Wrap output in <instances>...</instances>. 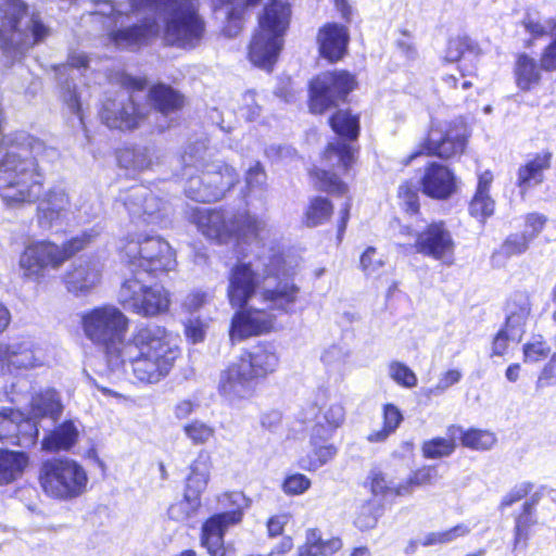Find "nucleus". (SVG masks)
<instances>
[{
	"instance_id": "6e6d98bb",
	"label": "nucleus",
	"mask_w": 556,
	"mask_h": 556,
	"mask_svg": "<svg viewBox=\"0 0 556 556\" xmlns=\"http://www.w3.org/2000/svg\"><path fill=\"white\" fill-rule=\"evenodd\" d=\"M389 377L399 386L412 389L417 386L416 374L404 363L393 361L388 365Z\"/></svg>"
},
{
	"instance_id": "774afa93",
	"label": "nucleus",
	"mask_w": 556,
	"mask_h": 556,
	"mask_svg": "<svg viewBox=\"0 0 556 556\" xmlns=\"http://www.w3.org/2000/svg\"><path fill=\"white\" fill-rule=\"evenodd\" d=\"M556 384V353L553 354L549 362L543 367L536 380V389H544Z\"/></svg>"
},
{
	"instance_id": "3c124183",
	"label": "nucleus",
	"mask_w": 556,
	"mask_h": 556,
	"mask_svg": "<svg viewBox=\"0 0 556 556\" xmlns=\"http://www.w3.org/2000/svg\"><path fill=\"white\" fill-rule=\"evenodd\" d=\"M332 214V204L323 197L314 198L305 213V223L309 227H316L326 222Z\"/></svg>"
},
{
	"instance_id": "864d4df0",
	"label": "nucleus",
	"mask_w": 556,
	"mask_h": 556,
	"mask_svg": "<svg viewBox=\"0 0 556 556\" xmlns=\"http://www.w3.org/2000/svg\"><path fill=\"white\" fill-rule=\"evenodd\" d=\"M463 378V374L458 369H448L441 374L438 382L428 388H422L421 393L427 399L438 397L444 394L451 387L458 383Z\"/></svg>"
},
{
	"instance_id": "393cba45",
	"label": "nucleus",
	"mask_w": 556,
	"mask_h": 556,
	"mask_svg": "<svg viewBox=\"0 0 556 556\" xmlns=\"http://www.w3.org/2000/svg\"><path fill=\"white\" fill-rule=\"evenodd\" d=\"M421 187L426 195L445 200L456 191V178L446 166L434 162L426 168Z\"/></svg>"
},
{
	"instance_id": "49530a36",
	"label": "nucleus",
	"mask_w": 556,
	"mask_h": 556,
	"mask_svg": "<svg viewBox=\"0 0 556 556\" xmlns=\"http://www.w3.org/2000/svg\"><path fill=\"white\" fill-rule=\"evenodd\" d=\"M201 506L198 496L185 492L184 497L169 506L168 517L175 521H186L193 517Z\"/></svg>"
},
{
	"instance_id": "39448f33",
	"label": "nucleus",
	"mask_w": 556,
	"mask_h": 556,
	"mask_svg": "<svg viewBox=\"0 0 556 556\" xmlns=\"http://www.w3.org/2000/svg\"><path fill=\"white\" fill-rule=\"evenodd\" d=\"M215 150L204 140L189 144L179 159L187 197L198 202L220 200L238 182L236 170L215 160Z\"/></svg>"
},
{
	"instance_id": "c756f323",
	"label": "nucleus",
	"mask_w": 556,
	"mask_h": 556,
	"mask_svg": "<svg viewBox=\"0 0 556 556\" xmlns=\"http://www.w3.org/2000/svg\"><path fill=\"white\" fill-rule=\"evenodd\" d=\"M344 420L345 408L339 402L319 408V412L315 415L314 425L311 428L313 440L331 439Z\"/></svg>"
},
{
	"instance_id": "dca6fc26",
	"label": "nucleus",
	"mask_w": 556,
	"mask_h": 556,
	"mask_svg": "<svg viewBox=\"0 0 556 556\" xmlns=\"http://www.w3.org/2000/svg\"><path fill=\"white\" fill-rule=\"evenodd\" d=\"M117 299L125 309L143 317H153L165 313L170 304L169 292L164 287L148 286L138 276L124 280Z\"/></svg>"
},
{
	"instance_id": "bb28decb",
	"label": "nucleus",
	"mask_w": 556,
	"mask_h": 556,
	"mask_svg": "<svg viewBox=\"0 0 556 556\" xmlns=\"http://www.w3.org/2000/svg\"><path fill=\"white\" fill-rule=\"evenodd\" d=\"M317 41L320 54L334 62L340 60L346 51L349 31L342 25L329 23L319 29Z\"/></svg>"
},
{
	"instance_id": "c9c22d12",
	"label": "nucleus",
	"mask_w": 556,
	"mask_h": 556,
	"mask_svg": "<svg viewBox=\"0 0 556 556\" xmlns=\"http://www.w3.org/2000/svg\"><path fill=\"white\" fill-rule=\"evenodd\" d=\"M79 437V429L73 420H66L54 428L42 440V448L48 452L67 451Z\"/></svg>"
},
{
	"instance_id": "13d9d810",
	"label": "nucleus",
	"mask_w": 556,
	"mask_h": 556,
	"mask_svg": "<svg viewBox=\"0 0 556 556\" xmlns=\"http://www.w3.org/2000/svg\"><path fill=\"white\" fill-rule=\"evenodd\" d=\"M365 486L369 489L375 497L386 498L392 496L391 482L387 480L384 475L379 470H370L365 482Z\"/></svg>"
},
{
	"instance_id": "7ed1b4c3",
	"label": "nucleus",
	"mask_w": 556,
	"mask_h": 556,
	"mask_svg": "<svg viewBox=\"0 0 556 556\" xmlns=\"http://www.w3.org/2000/svg\"><path fill=\"white\" fill-rule=\"evenodd\" d=\"M121 367L146 384L157 383L173 369L180 350L170 333L157 325L139 327L121 350Z\"/></svg>"
},
{
	"instance_id": "69168bd1",
	"label": "nucleus",
	"mask_w": 556,
	"mask_h": 556,
	"mask_svg": "<svg viewBox=\"0 0 556 556\" xmlns=\"http://www.w3.org/2000/svg\"><path fill=\"white\" fill-rule=\"evenodd\" d=\"M311 486V480L302 473L288 476L282 484V490L288 495L303 494Z\"/></svg>"
},
{
	"instance_id": "680f3d73",
	"label": "nucleus",
	"mask_w": 556,
	"mask_h": 556,
	"mask_svg": "<svg viewBox=\"0 0 556 556\" xmlns=\"http://www.w3.org/2000/svg\"><path fill=\"white\" fill-rule=\"evenodd\" d=\"M530 243V240L523 233H513L503 242L498 254H503L506 257L520 255L529 249Z\"/></svg>"
},
{
	"instance_id": "9b49d317",
	"label": "nucleus",
	"mask_w": 556,
	"mask_h": 556,
	"mask_svg": "<svg viewBox=\"0 0 556 556\" xmlns=\"http://www.w3.org/2000/svg\"><path fill=\"white\" fill-rule=\"evenodd\" d=\"M81 321L86 337L104 348L110 369L118 371L122 362L119 353L127 342L128 317L114 305H103L87 312Z\"/></svg>"
},
{
	"instance_id": "c03bdc74",
	"label": "nucleus",
	"mask_w": 556,
	"mask_h": 556,
	"mask_svg": "<svg viewBox=\"0 0 556 556\" xmlns=\"http://www.w3.org/2000/svg\"><path fill=\"white\" fill-rule=\"evenodd\" d=\"M39 365L34 350L27 344L14 343L9 345L5 372H11L12 367L17 369H28Z\"/></svg>"
},
{
	"instance_id": "58836bf2",
	"label": "nucleus",
	"mask_w": 556,
	"mask_h": 556,
	"mask_svg": "<svg viewBox=\"0 0 556 556\" xmlns=\"http://www.w3.org/2000/svg\"><path fill=\"white\" fill-rule=\"evenodd\" d=\"M210 470L211 457L206 452L201 451L190 465V473L187 478L185 492L200 498L208 483Z\"/></svg>"
},
{
	"instance_id": "4468645a",
	"label": "nucleus",
	"mask_w": 556,
	"mask_h": 556,
	"mask_svg": "<svg viewBox=\"0 0 556 556\" xmlns=\"http://www.w3.org/2000/svg\"><path fill=\"white\" fill-rule=\"evenodd\" d=\"M123 90L103 102L100 117L112 129L130 130L150 122L147 105L137 103L136 92L142 91L147 79L124 74L121 77Z\"/></svg>"
},
{
	"instance_id": "8fccbe9b",
	"label": "nucleus",
	"mask_w": 556,
	"mask_h": 556,
	"mask_svg": "<svg viewBox=\"0 0 556 556\" xmlns=\"http://www.w3.org/2000/svg\"><path fill=\"white\" fill-rule=\"evenodd\" d=\"M312 175L315 178V185L323 191L338 195H344L348 192V186L331 170L316 168Z\"/></svg>"
},
{
	"instance_id": "4d7b16f0",
	"label": "nucleus",
	"mask_w": 556,
	"mask_h": 556,
	"mask_svg": "<svg viewBox=\"0 0 556 556\" xmlns=\"http://www.w3.org/2000/svg\"><path fill=\"white\" fill-rule=\"evenodd\" d=\"M551 353V346L542 336L532 337L523 345V361L526 363H538L545 359Z\"/></svg>"
},
{
	"instance_id": "b1692460",
	"label": "nucleus",
	"mask_w": 556,
	"mask_h": 556,
	"mask_svg": "<svg viewBox=\"0 0 556 556\" xmlns=\"http://www.w3.org/2000/svg\"><path fill=\"white\" fill-rule=\"evenodd\" d=\"M40 227L50 229L70 218L73 205L65 187L58 185L48 190L37 208Z\"/></svg>"
},
{
	"instance_id": "473e14b6",
	"label": "nucleus",
	"mask_w": 556,
	"mask_h": 556,
	"mask_svg": "<svg viewBox=\"0 0 556 556\" xmlns=\"http://www.w3.org/2000/svg\"><path fill=\"white\" fill-rule=\"evenodd\" d=\"M28 465L27 453L0 450V485H8L21 479Z\"/></svg>"
},
{
	"instance_id": "e433bc0d",
	"label": "nucleus",
	"mask_w": 556,
	"mask_h": 556,
	"mask_svg": "<svg viewBox=\"0 0 556 556\" xmlns=\"http://www.w3.org/2000/svg\"><path fill=\"white\" fill-rule=\"evenodd\" d=\"M330 439L313 440V431L309 432L312 451L299 459V466L307 471H315L330 462L337 455V447L327 443Z\"/></svg>"
},
{
	"instance_id": "0e129e2a",
	"label": "nucleus",
	"mask_w": 556,
	"mask_h": 556,
	"mask_svg": "<svg viewBox=\"0 0 556 556\" xmlns=\"http://www.w3.org/2000/svg\"><path fill=\"white\" fill-rule=\"evenodd\" d=\"M547 217L541 213H529L525 216V237L532 242L544 229Z\"/></svg>"
},
{
	"instance_id": "338daca9",
	"label": "nucleus",
	"mask_w": 556,
	"mask_h": 556,
	"mask_svg": "<svg viewBox=\"0 0 556 556\" xmlns=\"http://www.w3.org/2000/svg\"><path fill=\"white\" fill-rule=\"evenodd\" d=\"M399 35L395 40L397 50L407 60H415L417 58V49L414 43L413 35L406 29H401Z\"/></svg>"
},
{
	"instance_id": "a18cd8bd",
	"label": "nucleus",
	"mask_w": 556,
	"mask_h": 556,
	"mask_svg": "<svg viewBox=\"0 0 556 556\" xmlns=\"http://www.w3.org/2000/svg\"><path fill=\"white\" fill-rule=\"evenodd\" d=\"M531 510L532 504L525 503L523 513L519 515L516 519L514 548L525 549L528 545V540L530 538V529L536 522Z\"/></svg>"
},
{
	"instance_id": "2f4dec72",
	"label": "nucleus",
	"mask_w": 556,
	"mask_h": 556,
	"mask_svg": "<svg viewBox=\"0 0 556 556\" xmlns=\"http://www.w3.org/2000/svg\"><path fill=\"white\" fill-rule=\"evenodd\" d=\"M552 153L542 152L520 166L517 173V186L521 194L540 185L544 179V170L551 166Z\"/></svg>"
},
{
	"instance_id": "09e8293b",
	"label": "nucleus",
	"mask_w": 556,
	"mask_h": 556,
	"mask_svg": "<svg viewBox=\"0 0 556 556\" xmlns=\"http://www.w3.org/2000/svg\"><path fill=\"white\" fill-rule=\"evenodd\" d=\"M182 431L193 445H204L215 437V428L200 419L184 425Z\"/></svg>"
},
{
	"instance_id": "37998d69",
	"label": "nucleus",
	"mask_w": 556,
	"mask_h": 556,
	"mask_svg": "<svg viewBox=\"0 0 556 556\" xmlns=\"http://www.w3.org/2000/svg\"><path fill=\"white\" fill-rule=\"evenodd\" d=\"M516 83L521 90H530L541 79L540 68L534 59L527 54L518 56L515 67Z\"/></svg>"
},
{
	"instance_id": "5fc2aeb1",
	"label": "nucleus",
	"mask_w": 556,
	"mask_h": 556,
	"mask_svg": "<svg viewBox=\"0 0 556 556\" xmlns=\"http://www.w3.org/2000/svg\"><path fill=\"white\" fill-rule=\"evenodd\" d=\"M470 532L466 525H457L446 531L427 533L421 540L422 546H431L437 544H445L454 541L459 536H465Z\"/></svg>"
},
{
	"instance_id": "cd10ccee",
	"label": "nucleus",
	"mask_w": 556,
	"mask_h": 556,
	"mask_svg": "<svg viewBox=\"0 0 556 556\" xmlns=\"http://www.w3.org/2000/svg\"><path fill=\"white\" fill-rule=\"evenodd\" d=\"M101 278V266L98 262L80 261L65 276L67 290L75 294L88 292L94 288Z\"/></svg>"
},
{
	"instance_id": "ea45409f",
	"label": "nucleus",
	"mask_w": 556,
	"mask_h": 556,
	"mask_svg": "<svg viewBox=\"0 0 556 556\" xmlns=\"http://www.w3.org/2000/svg\"><path fill=\"white\" fill-rule=\"evenodd\" d=\"M447 433L452 437L458 438L465 447L471 450L486 451L492 448L496 443L495 434L486 430H464L459 426H451L447 429Z\"/></svg>"
},
{
	"instance_id": "0eeeda50",
	"label": "nucleus",
	"mask_w": 556,
	"mask_h": 556,
	"mask_svg": "<svg viewBox=\"0 0 556 556\" xmlns=\"http://www.w3.org/2000/svg\"><path fill=\"white\" fill-rule=\"evenodd\" d=\"M295 268L280 251L263 252L253 261L239 262L230 270L227 295L231 306L248 304L257 296L260 289L271 287L269 278L291 280Z\"/></svg>"
},
{
	"instance_id": "052dcab7",
	"label": "nucleus",
	"mask_w": 556,
	"mask_h": 556,
	"mask_svg": "<svg viewBox=\"0 0 556 556\" xmlns=\"http://www.w3.org/2000/svg\"><path fill=\"white\" fill-rule=\"evenodd\" d=\"M384 264L383 255L372 247L367 248L361 256V268L366 276L378 275Z\"/></svg>"
},
{
	"instance_id": "7c9ffc66",
	"label": "nucleus",
	"mask_w": 556,
	"mask_h": 556,
	"mask_svg": "<svg viewBox=\"0 0 556 556\" xmlns=\"http://www.w3.org/2000/svg\"><path fill=\"white\" fill-rule=\"evenodd\" d=\"M149 100L154 111L148 108L150 118L152 116H167L180 110L184 105V97L170 86L157 84L153 86L148 93Z\"/></svg>"
},
{
	"instance_id": "9d476101",
	"label": "nucleus",
	"mask_w": 556,
	"mask_h": 556,
	"mask_svg": "<svg viewBox=\"0 0 556 556\" xmlns=\"http://www.w3.org/2000/svg\"><path fill=\"white\" fill-rule=\"evenodd\" d=\"M291 15L287 0H271L258 17V30L255 33L249 50L251 62L266 71H271L282 48L283 35Z\"/></svg>"
},
{
	"instance_id": "aec40b11",
	"label": "nucleus",
	"mask_w": 556,
	"mask_h": 556,
	"mask_svg": "<svg viewBox=\"0 0 556 556\" xmlns=\"http://www.w3.org/2000/svg\"><path fill=\"white\" fill-rule=\"evenodd\" d=\"M415 236V251L440 261L444 265L454 262L455 242L444 222H432L425 226L408 227Z\"/></svg>"
},
{
	"instance_id": "20e7f679",
	"label": "nucleus",
	"mask_w": 556,
	"mask_h": 556,
	"mask_svg": "<svg viewBox=\"0 0 556 556\" xmlns=\"http://www.w3.org/2000/svg\"><path fill=\"white\" fill-rule=\"evenodd\" d=\"M300 292V287L293 280H280L274 287L260 289L257 296L248 304L237 305L229 329L231 343L270 332L276 324L277 312L294 313Z\"/></svg>"
},
{
	"instance_id": "423d86ee",
	"label": "nucleus",
	"mask_w": 556,
	"mask_h": 556,
	"mask_svg": "<svg viewBox=\"0 0 556 556\" xmlns=\"http://www.w3.org/2000/svg\"><path fill=\"white\" fill-rule=\"evenodd\" d=\"M278 365L276 345L260 342L220 372L218 392L230 405L237 406L242 401L251 399L256 381L275 372Z\"/></svg>"
},
{
	"instance_id": "1a4fd4ad",
	"label": "nucleus",
	"mask_w": 556,
	"mask_h": 556,
	"mask_svg": "<svg viewBox=\"0 0 556 556\" xmlns=\"http://www.w3.org/2000/svg\"><path fill=\"white\" fill-rule=\"evenodd\" d=\"M0 48L13 60L41 42L49 28L22 0H0Z\"/></svg>"
},
{
	"instance_id": "79ce46f5",
	"label": "nucleus",
	"mask_w": 556,
	"mask_h": 556,
	"mask_svg": "<svg viewBox=\"0 0 556 556\" xmlns=\"http://www.w3.org/2000/svg\"><path fill=\"white\" fill-rule=\"evenodd\" d=\"M527 34L539 39L552 33L556 34V15L545 16L538 11H528L521 22Z\"/></svg>"
},
{
	"instance_id": "ddd939ff",
	"label": "nucleus",
	"mask_w": 556,
	"mask_h": 556,
	"mask_svg": "<svg viewBox=\"0 0 556 556\" xmlns=\"http://www.w3.org/2000/svg\"><path fill=\"white\" fill-rule=\"evenodd\" d=\"M119 251L134 276L169 271L176 266L172 247L159 236L129 235L121 241Z\"/></svg>"
},
{
	"instance_id": "2eb2a0df",
	"label": "nucleus",
	"mask_w": 556,
	"mask_h": 556,
	"mask_svg": "<svg viewBox=\"0 0 556 556\" xmlns=\"http://www.w3.org/2000/svg\"><path fill=\"white\" fill-rule=\"evenodd\" d=\"M39 483L47 495L60 500H72L86 492L88 475L76 460L54 457L41 464Z\"/></svg>"
},
{
	"instance_id": "6e6552de",
	"label": "nucleus",
	"mask_w": 556,
	"mask_h": 556,
	"mask_svg": "<svg viewBox=\"0 0 556 556\" xmlns=\"http://www.w3.org/2000/svg\"><path fill=\"white\" fill-rule=\"evenodd\" d=\"M191 222L206 238L218 243L261 239L270 229L264 217L251 215L247 210H212L197 206L191 210Z\"/></svg>"
},
{
	"instance_id": "f03ea898",
	"label": "nucleus",
	"mask_w": 556,
	"mask_h": 556,
	"mask_svg": "<svg viewBox=\"0 0 556 556\" xmlns=\"http://www.w3.org/2000/svg\"><path fill=\"white\" fill-rule=\"evenodd\" d=\"M56 156L55 149L25 131L4 136L0 144V198L5 205L18 207L35 203L43 187L38 162Z\"/></svg>"
},
{
	"instance_id": "e2e57ef3",
	"label": "nucleus",
	"mask_w": 556,
	"mask_h": 556,
	"mask_svg": "<svg viewBox=\"0 0 556 556\" xmlns=\"http://www.w3.org/2000/svg\"><path fill=\"white\" fill-rule=\"evenodd\" d=\"M401 205L409 214H417L419 211L418 190L412 184L405 182L399 188Z\"/></svg>"
},
{
	"instance_id": "f257e3e1",
	"label": "nucleus",
	"mask_w": 556,
	"mask_h": 556,
	"mask_svg": "<svg viewBox=\"0 0 556 556\" xmlns=\"http://www.w3.org/2000/svg\"><path fill=\"white\" fill-rule=\"evenodd\" d=\"M94 14L106 16L110 41L119 49H137L160 33L155 14L164 23L168 45L193 48L203 37L205 24L198 12V0H99Z\"/></svg>"
},
{
	"instance_id": "5701e85b",
	"label": "nucleus",
	"mask_w": 556,
	"mask_h": 556,
	"mask_svg": "<svg viewBox=\"0 0 556 556\" xmlns=\"http://www.w3.org/2000/svg\"><path fill=\"white\" fill-rule=\"evenodd\" d=\"M132 219L156 224L166 210L165 203L144 186H135L119 201Z\"/></svg>"
},
{
	"instance_id": "f704fd0d",
	"label": "nucleus",
	"mask_w": 556,
	"mask_h": 556,
	"mask_svg": "<svg viewBox=\"0 0 556 556\" xmlns=\"http://www.w3.org/2000/svg\"><path fill=\"white\" fill-rule=\"evenodd\" d=\"M217 11L223 12L227 17L224 33L228 37L237 36L243 27L245 10L258 3L261 0H217Z\"/></svg>"
},
{
	"instance_id": "f3484780",
	"label": "nucleus",
	"mask_w": 556,
	"mask_h": 556,
	"mask_svg": "<svg viewBox=\"0 0 556 556\" xmlns=\"http://www.w3.org/2000/svg\"><path fill=\"white\" fill-rule=\"evenodd\" d=\"M332 130L342 138L329 142L324 161L326 165L338 170L346 172L354 162V148L344 139L355 140L359 134V118L350 111H338L330 118Z\"/></svg>"
},
{
	"instance_id": "72a5a7b5",
	"label": "nucleus",
	"mask_w": 556,
	"mask_h": 556,
	"mask_svg": "<svg viewBox=\"0 0 556 556\" xmlns=\"http://www.w3.org/2000/svg\"><path fill=\"white\" fill-rule=\"evenodd\" d=\"M493 176L490 172H484L479 176L478 186L472 200L469 203V213L480 222H484L493 215L495 202L490 197V187Z\"/></svg>"
},
{
	"instance_id": "c85d7f7f",
	"label": "nucleus",
	"mask_w": 556,
	"mask_h": 556,
	"mask_svg": "<svg viewBox=\"0 0 556 556\" xmlns=\"http://www.w3.org/2000/svg\"><path fill=\"white\" fill-rule=\"evenodd\" d=\"M481 50L478 45L468 37H455L448 40L445 51V59L448 62L460 61L462 76H470L476 71L473 62L480 55Z\"/></svg>"
},
{
	"instance_id": "6ab92c4d",
	"label": "nucleus",
	"mask_w": 556,
	"mask_h": 556,
	"mask_svg": "<svg viewBox=\"0 0 556 556\" xmlns=\"http://www.w3.org/2000/svg\"><path fill=\"white\" fill-rule=\"evenodd\" d=\"M354 77L346 72H326L312 80L309 87V108L315 114H321L337 105L353 90Z\"/></svg>"
},
{
	"instance_id": "a211bd4d",
	"label": "nucleus",
	"mask_w": 556,
	"mask_h": 556,
	"mask_svg": "<svg viewBox=\"0 0 556 556\" xmlns=\"http://www.w3.org/2000/svg\"><path fill=\"white\" fill-rule=\"evenodd\" d=\"M245 498L242 493L233 492L225 494L222 503H230L236 507L231 510L216 514L210 517L202 526L201 544L211 556H227L224 544V535L228 528L238 525L242 520V504Z\"/></svg>"
},
{
	"instance_id": "f8f14e48",
	"label": "nucleus",
	"mask_w": 556,
	"mask_h": 556,
	"mask_svg": "<svg viewBox=\"0 0 556 556\" xmlns=\"http://www.w3.org/2000/svg\"><path fill=\"white\" fill-rule=\"evenodd\" d=\"M99 233L100 230L91 229L72 238L62 245L47 240L30 242L20 255L18 266L22 276L31 281H39L48 268H59Z\"/></svg>"
},
{
	"instance_id": "412c9836",
	"label": "nucleus",
	"mask_w": 556,
	"mask_h": 556,
	"mask_svg": "<svg viewBox=\"0 0 556 556\" xmlns=\"http://www.w3.org/2000/svg\"><path fill=\"white\" fill-rule=\"evenodd\" d=\"M466 146V137L460 128L453 127L448 123H433L427 138L419 148L413 152L406 164L419 155H437L441 159H450L460 154Z\"/></svg>"
},
{
	"instance_id": "a878e982",
	"label": "nucleus",
	"mask_w": 556,
	"mask_h": 556,
	"mask_svg": "<svg viewBox=\"0 0 556 556\" xmlns=\"http://www.w3.org/2000/svg\"><path fill=\"white\" fill-rule=\"evenodd\" d=\"M530 316L531 302L529 295L525 292H517L513 294L506 305L505 321V327L510 331L513 341L521 340Z\"/></svg>"
},
{
	"instance_id": "bf43d9fd",
	"label": "nucleus",
	"mask_w": 556,
	"mask_h": 556,
	"mask_svg": "<svg viewBox=\"0 0 556 556\" xmlns=\"http://www.w3.org/2000/svg\"><path fill=\"white\" fill-rule=\"evenodd\" d=\"M379 516L380 507L369 502L361 506L354 523L362 531L369 530L376 527Z\"/></svg>"
},
{
	"instance_id": "4c0bfd02",
	"label": "nucleus",
	"mask_w": 556,
	"mask_h": 556,
	"mask_svg": "<svg viewBox=\"0 0 556 556\" xmlns=\"http://www.w3.org/2000/svg\"><path fill=\"white\" fill-rule=\"evenodd\" d=\"M340 538L324 540L319 530L308 529L305 535V543L299 547V556H332L342 548Z\"/></svg>"
},
{
	"instance_id": "a19ab883",
	"label": "nucleus",
	"mask_w": 556,
	"mask_h": 556,
	"mask_svg": "<svg viewBox=\"0 0 556 556\" xmlns=\"http://www.w3.org/2000/svg\"><path fill=\"white\" fill-rule=\"evenodd\" d=\"M62 405L55 390L48 389L43 392L36 394L31 400V413L34 419L37 421L39 417H50L55 419L61 413Z\"/></svg>"
},
{
	"instance_id": "4be33fe9",
	"label": "nucleus",
	"mask_w": 556,
	"mask_h": 556,
	"mask_svg": "<svg viewBox=\"0 0 556 556\" xmlns=\"http://www.w3.org/2000/svg\"><path fill=\"white\" fill-rule=\"evenodd\" d=\"M38 422L11 408L0 412V441L4 444L31 447L36 444Z\"/></svg>"
},
{
	"instance_id": "603ef678",
	"label": "nucleus",
	"mask_w": 556,
	"mask_h": 556,
	"mask_svg": "<svg viewBox=\"0 0 556 556\" xmlns=\"http://www.w3.org/2000/svg\"><path fill=\"white\" fill-rule=\"evenodd\" d=\"M154 150L151 148H139L135 150H126L119 155V162L125 167L143 170L153 164Z\"/></svg>"
},
{
	"instance_id": "de8ad7c7",
	"label": "nucleus",
	"mask_w": 556,
	"mask_h": 556,
	"mask_svg": "<svg viewBox=\"0 0 556 556\" xmlns=\"http://www.w3.org/2000/svg\"><path fill=\"white\" fill-rule=\"evenodd\" d=\"M448 438H433L424 442L421 446L422 455L426 458L437 459L447 457L454 453L456 443V437H452L447 433Z\"/></svg>"
}]
</instances>
